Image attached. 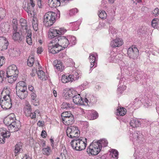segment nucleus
<instances>
[{
  "label": "nucleus",
  "instance_id": "obj_61",
  "mask_svg": "<svg viewBox=\"0 0 159 159\" xmlns=\"http://www.w3.org/2000/svg\"><path fill=\"white\" fill-rule=\"evenodd\" d=\"M144 106H145L146 107H148L151 105L152 103L150 101H149V102L148 101V102H145V103H144Z\"/></svg>",
  "mask_w": 159,
  "mask_h": 159
},
{
  "label": "nucleus",
  "instance_id": "obj_40",
  "mask_svg": "<svg viewBox=\"0 0 159 159\" xmlns=\"http://www.w3.org/2000/svg\"><path fill=\"white\" fill-rule=\"evenodd\" d=\"M32 25L34 30L36 31L38 29V21L36 17H33L32 19Z\"/></svg>",
  "mask_w": 159,
  "mask_h": 159
},
{
  "label": "nucleus",
  "instance_id": "obj_58",
  "mask_svg": "<svg viewBox=\"0 0 159 159\" xmlns=\"http://www.w3.org/2000/svg\"><path fill=\"white\" fill-rule=\"evenodd\" d=\"M5 58L3 56L0 57V67L5 63Z\"/></svg>",
  "mask_w": 159,
  "mask_h": 159
},
{
  "label": "nucleus",
  "instance_id": "obj_20",
  "mask_svg": "<svg viewBox=\"0 0 159 159\" xmlns=\"http://www.w3.org/2000/svg\"><path fill=\"white\" fill-rule=\"evenodd\" d=\"M123 44L122 39L119 38H117L111 41L110 45L113 48L119 47L121 46Z\"/></svg>",
  "mask_w": 159,
  "mask_h": 159
},
{
  "label": "nucleus",
  "instance_id": "obj_59",
  "mask_svg": "<svg viewBox=\"0 0 159 159\" xmlns=\"http://www.w3.org/2000/svg\"><path fill=\"white\" fill-rule=\"evenodd\" d=\"M41 136L43 138H46L47 136V133L45 130H43L41 132Z\"/></svg>",
  "mask_w": 159,
  "mask_h": 159
},
{
  "label": "nucleus",
  "instance_id": "obj_4",
  "mask_svg": "<svg viewBox=\"0 0 159 159\" xmlns=\"http://www.w3.org/2000/svg\"><path fill=\"white\" fill-rule=\"evenodd\" d=\"M86 143L87 139L82 137L72 140L70 144L74 150L80 151L85 149L87 145Z\"/></svg>",
  "mask_w": 159,
  "mask_h": 159
},
{
  "label": "nucleus",
  "instance_id": "obj_3",
  "mask_svg": "<svg viewBox=\"0 0 159 159\" xmlns=\"http://www.w3.org/2000/svg\"><path fill=\"white\" fill-rule=\"evenodd\" d=\"M19 71L16 65H12L9 66L7 70L6 73L5 72L6 80L9 83H12L17 79Z\"/></svg>",
  "mask_w": 159,
  "mask_h": 159
},
{
  "label": "nucleus",
  "instance_id": "obj_16",
  "mask_svg": "<svg viewBox=\"0 0 159 159\" xmlns=\"http://www.w3.org/2000/svg\"><path fill=\"white\" fill-rule=\"evenodd\" d=\"M73 102L77 105H82L85 104L84 103V100L83 101L80 94L75 91V93L73 94L72 98Z\"/></svg>",
  "mask_w": 159,
  "mask_h": 159
},
{
  "label": "nucleus",
  "instance_id": "obj_10",
  "mask_svg": "<svg viewBox=\"0 0 159 159\" xmlns=\"http://www.w3.org/2000/svg\"><path fill=\"white\" fill-rule=\"evenodd\" d=\"M20 31L21 33V35L26 34L27 32L31 30L29 29L26 20L22 18L20 20Z\"/></svg>",
  "mask_w": 159,
  "mask_h": 159
},
{
  "label": "nucleus",
  "instance_id": "obj_32",
  "mask_svg": "<svg viewBox=\"0 0 159 159\" xmlns=\"http://www.w3.org/2000/svg\"><path fill=\"white\" fill-rule=\"evenodd\" d=\"M57 64L55 66L56 71H62L64 69V66L62 65V62L57 61Z\"/></svg>",
  "mask_w": 159,
  "mask_h": 159
},
{
  "label": "nucleus",
  "instance_id": "obj_35",
  "mask_svg": "<svg viewBox=\"0 0 159 159\" xmlns=\"http://www.w3.org/2000/svg\"><path fill=\"white\" fill-rule=\"evenodd\" d=\"M35 6L30 5L28 3L27 7H25L24 9L28 13V14L32 15L34 10V7Z\"/></svg>",
  "mask_w": 159,
  "mask_h": 159
},
{
  "label": "nucleus",
  "instance_id": "obj_64",
  "mask_svg": "<svg viewBox=\"0 0 159 159\" xmlns=\"http://www.w3.org/2000/svg\"><path fill=\"white\" fill-rule=\"evenodd\" d=\"M140 1V0H132L131 3H133L134 4L136 5L137 3L139 2Z\"/></svg>",
  "mask_w": 159,
  "mask_h": 159
},
{
  "label": "nucleus",
  "instance_id": "obj_36",
  "mask_svg": "<svg viewBox=\"0 0 159 159\" xmlns=\"http://www.w3.org/2000/svg\"><path fill=\"white\" fill-rule=\"evenodd\" d=\"M79 77L78 73L76 71L73 72V73L71 75H69V78L70 79V81L72 82L74 80H75L79 79Z\"/></svg>",
  "mask_w": 159,
  "mask_h": 159
},
{
  "label": "nucleus",
  "instance_id": "obj_23",
  "mask_svg": "<svg viewBox=\"0 0 159 159\" xmlns=\"http://www.w3.org/2000/svg\"><path fill=\"white\" fill-rule=\"evenodd\" d=\"M75 93V91L73 89L66 90L64 92V98L66 99H68L72 98L73 94Z\"/></svg>",
  "mask_w": 159,
  "mask_h": 159
},
{
  "label": "nucleus",
  "instance_id": "obj_11",
  "mask_svg": "<svg viewBox=\"0 0 159 159\" xmlns=\"http://www.w3.org/2000/svg\"><path fill=\"white\" fill-rule=\"evenodd\" d=\"M127 55L131 59H135L137 58L139 55L138 49L135 47L129 48L127 50Z\"/></svg>",
  "mask_w": 159,
  "mask_h": 159
},
{
  "label": "nucleus",
  "instance_id": "obj_44",
  "mask_svg": "<svg viewBox=\"0 0 159 159\" xmlns=\"http://www.w3.org/2000/svg\"><path fill=\"white\" fill-rule=\"evenodd\" d=\"M73 115L70 111H65L63 112L61 114V117H62V120L64 119V118H67L70 117V116Z\"/></svg>",
  "mask_w": 159,
  "mask_h": 159
},
{
  "label": "nucleus",
  "instance_id": "obj_57",
  "mask_svg": "<svg viewBox=\"0 0 159 159\" xmlns=\"http://www.w3.org/2000/svg\"><path fill=\"white\" fill-rule=\"evenodd\" d=\"M152 12L155 16H157L159 15V9L158 8H156Z\"/></svg>",
  "mask_w": 159,
  "mask_h": 159
},
{
  "label": "nucleus",
  "instance_id": "obj_37",
  "mask_svg": "<svg viewBox=\"0 0 159 159\" xmlns=\"http://www.w3.org/2000/svg\"><path fill=\"white\" fill-rule=\"evenodd\" d=\"M109 34L111 38H113V37L116 36L117 30L112 26H109Z\"/></svg>",
  "mask_w": 159,
  "mask_h": 159
},
{
  "label": "nucleus",
  "instance_id": "obj_49",
  "mask_svg": "<svg viewBox=\"0 0 159 159\" xmlns=\"http://www.w3.org/2000/svg\"><path fill=\"white\" fill-rule=\"evenodd\" d=\"M147 28L145 26H143L142 28L138 30V33H140V35H141V34H145L147 32Z\"/></svg>",
  "mask_w": 159,
  "mask_h": 159
},
{
  "label": "nucleus",
  "instance_id": "obj_6",
  "mask_svg": "<svg viewBox=\"0 0 159 159\" xmlns=\"http://www.w3.org/2000/svg\"><path fill=\"white\" fill-rule=\"evenodd\" d=\"M96 141H93L89 145L87 149V152L92 155H97L100 151L101 147Z\"/></svg>",
  "mask_w": 159,
  "mask_h": 159
},
{
  "label": "nucleus",
  "instance_id": "obj_19",
  "mask_svg": "<svg viewBox=\"0 0 159 159\" xmlns=\"http://www.w3.org/2000/svg\"><path fill=\"white\" fill-rule=\"evenodd\" d=\"M124 82L123 78L120 79L117 89V93L118 94H122L123 92L126 89V87L125 85Z\"/></svg>",
  "mask_w": 159,
  "mask_h": 159
},
{
  "label": "nucleus",
  "instance_id": "obj_55",
  "mask_svg": "<svg viewBox=\"0 0 159 159\" xmlns=\"http://www.w3.org/2000/svg\"><path fill=\"white\" fill-rule=\"evenodd\" d=\"M19 87H23V86H26V83L23 81H20L18 82L16 86Z\"/></svg>",
  "mask_w": 159,
  "mask_h": 159
},
{
  "label": "nucleus",
  "instance_id": "obj_18",
  "mask_svg": "<svg viewBox=\"0 0 159 159\" xmlns=\"http://www.w3.org/2000/svg\"><path fill=\"white\" fill-rule=\"evenodd\" d=\"M84 112V113H86L87 117L91 120L96 119L98 116V113L93 110H86Z\"/></svg>",
  "mask_w": 159,
  "mask_h": 159
},
{
  "label": "nucleus",
  "instance_id": "obj_14",
  "mask_svg": "<svg viewBox=\"0 0 159 159\" xmlns=\"http://www.w3.org/2000/svg\"><path fill=\"white\" fill-rule=\"evenodd\" d=\"M10 135L9 132L4 128H0V142L1 143H5V138H9Z\"/></svg>",
  "mask_w": 159,
  "mask_h": 159
},
{
  "label": "nucleus",
  "instance_id": "obj_1",
  "mask_svg": "<svg viewBox=\"0 0 159 159\" xmlns=\"http://www.w3.org/2000/svg\"><path fill=\"white\" fill-rule=\"evenodd\" d=\"M66 30L64 28H60L59 29L55 28H50L48 34V38L52 39V43H56L59 46H61L62 50L67 48L70 43L66 37L60 35L64 34Z\"/></svg>",
  "mask_w": 159,
  "mask_h": 159
},
{
  "label": "nucleus",
  "instance_id": "obj_51",
  "mask_svg": "<svg viewBox=\"0 0 159 159\" xmlns=\"http://www.w3.org/2000/svg\"><path fill=\"white\" fill-rule=\"evenodd\" d=\"M27 86H23V87H19L16 86V91L17 92H22L24 91H27Z\"/></svg>",
  "mask_w": 159,
  "mask_h": 159
},
{
  "label": "nucleus",
  "instance_id": "obj_34",
  "mask_svg": "<svg viewBox=\"0 0 159 159\" xmlns=\"http://www.w3.org/2000/svg\"><path fill=\"white\" fill-rule=\"evenodd\" d=\"M17 95L20 99H24L26 98L28 95L27 91L21 92H16Z\"/></svg>",
  "mask_w": 159,
  "mask_h": 159
},
{
  "label": "nucleus",
  "instance_id": "obj_50",
  "mask_svg": "<svg viewBox=\"0 0 159 159\" xmlns=\"http://www.w3.org/2000/svg\"><path fill=\"white\" fill-rule=\"evenodd\" d=\"M99 17L102 19L105 18L107 17V14L105 11L102 10L100 12L99 11V13L98 14Z\"/></svg>",
  "mask_w": 159,
  "mask_h": 159
},
{
  "label": "nucleus",
  "instance_id": "obj_54",
  "mask_svg": "<svg viewBox=\"0 0 159 159\" xmlns=\"http://www.w3.org/2000/svg\"><path fill=\"white\" fill-rule=\"evenodd\" d=\"M13 53L14 55V56L17 57L20 54V51L19 49L15 48L13 49Z\"/></svg>",
  "mask_w": 159,
  "mask_h": 159
},
{
  "label": "nucleus",
  "instance_id": "obj_38",
  "mask_svg": "<svg viewBox=\"0 0 159 159\" xmlns=\"http://www.w3.org/2000/svg\"><path fill=\"white\" fill-rule=\"evenodd\" d=\"M116 115L118 116H123L125 115L126 112V109L124 107H120L117 110Z\"/></svg>",
  "mask_w": 159,
  "mask_h": 159
},
{
  "label": "nucleus",
  "instance_id": "obj_7",
  "mask_svg": "<svg viewBox=\"0 0 159 159\" xmlns=\"http://www.w3.org/2000/svg\"><path fill=\"white\" fill-rule=\"evenodd\" d=\"M80 133L78 128L75 126L68 127L66 130L67 136L71 139L78 137Z\"/></svg>",
  "mask_w": 159,
  "mask_h": 159
},
{
  "label": "nucleus",
  "instance_id": "obj_15",
  "mask_svg": "<svg viewBox=\"0 0 159 159\" xmlns=\"http://www.w3.org/2000/svg\"><path fill=\"white\" fill-rule=\"evenodd\" d=\"M98 59V56L95 52L91 53L89 56V60L91 64L90 69L91 70L93 68H94L97 66V61Z\"/></svg>",
  "mask_w": 159,
  "mask_h": 159
},
{
  "label": "nucleus",
  "instance_id": "obj_27",
  "mask_svg": "<svg viewBox=\"0 0 159 159\" xmlns=\"http://www.w3.org/2000/svg\"><path fill=\"white\" fill-rule=\"evenodd\" d=\"M74 121L73 116H70L67 118L63 119L62 122L66 125H69L72 124Z\"/></svg>",
  "mask_w": 159,
  "mask_h": 159
},
{
  "label": "nucleus",
  "instance_id": "obj_53",
  "mask_svg": "<svg viewBox=\"0 0 159 159\" xmlns=\"http://www.w3.org/2000/svg\"><path fill=\"white\" fill-rule=\"evenodd\" d=\"M62 108H68L71 107V106L69 103L68 102H64L62 105Z\"/></svg>",
  "mask_w": 159,
  "mask_h": 159
},
{
  "label": "nucleus",
  "instance_id": "obj_17",
  "mask_svg": "<svg viewBox=\"0 0 159 159\" xmlns=\"http://www.w3.org/2000/svg\"><path fill=\"white\" fill-rule=\"evenodd\" d=\"M110 56L109 58V60L111 62L116 63L121 58L122 55L121 54H116L114 51H111L110 52Z\"/></svg>",
  "mask_w": 159,
  "mask_h": 159
},
{
  "label": "nucleus",
  "instance_id": "obj_28",
  "mask_svg": "<svg viewBox=\"0 0 159 159\" xmlns=\"http://www.w3.org/2000/svg\"><path fill=\"white\" fill-rule=\"evenodd\" d=\"M37 72L39 78L40 80H46L47 79L48 75L43 71L39 70L37 71Z\"/></svg>",
  "mask_w": 159,
  "mask_h": 159
},
{
  "label": "nucleus",
  "instance_id": "obj_48",
  "mask_svg": "<svg viewBox=\"0 0 159 159\" xmlns=\"http://www.w3.org/2000/svg\"><path fill=\"white\" fill-rule=\"evenodd\" d=\"M78 10L76 8H73L70 10L68 13V15L70 16H71L75 15L76 13L78 12Z\"/></svg>",
  "mask_w": 159,
  "mask_h": 159
},
{
  "label": "nucleus",
  "instance_id": "obj_39",
  "mask_svg": "<svg viewBox=\"0 0 159 159\" xmlns=\"http://www.w3.org/2000/svg\"><path fill=\"white\" fill-rule=\"evenodd\" d=\"M96 142H97L99 143V146L101 147V149L102 147H106L108 143L106 139H102L96 141Z\"/></svg>",
  "mask_w": 159,
  "mask_h": 159
},
{
  "label": "nucleus",
  "instance_id": "obj_13",
  "mask_svg": "<svg viewBox=\"0 0 159 159\" xmlns=\"http://www.w3.org/2000/svg\"><path fill=\"white\" fill-rule=\"evenodd\" d=\"M65 0H48V4L51 7H57L65 5L66 4Z\"/></svg>",
  "mask_w": 159,
  "mask_h": 159
},
{
  "label": "nucleus",
  "instance_id": "obj_9",
  "mask_svg": "<svg viewBox=\"0 0 159 159\" xmlns=\"http://www.w3.org/2000/svg\"><path fill=\"white\" fill-rule=\"evenodd\" d=\"M52 39L50 41L48 45L49 52L52 54L59 52L62 50L61 46H59L57 43H51Z\"/></svg>",
  "mask_w": 159,
  "mask_h": 159
},
{
  "label": "nucleus",
  "instance_id": "obj_8",
  "mask_svg": "<svg viewBox=\"0 0 159 159\" xmlns=\"http://www.w3.org/2000/svg\"><path fill=\"white\" fill-rule=\"evenodd\" d=\"M129 137L130 140L133 141L134 144L135 143H141L143 139L141 133L137 131H134L133 133L130 134Z\"/></svg>",
  "mask_w": 159,
  "mask_h": 159
},
{
  "label": "nucleus",
  "instance_id": "obj_5",
  "mask_svg": "<svg viewBox=\"0 0 159 159\" xmlns=\"http://www.w3.org/2000/svg\"><path fill=\"white\" fill-rule=\"evenodd\" d=\"M57 14L52 11H49L46 13L44 16L43 22L46 27L52 26L56 20Z\"/></svg>",
  "mask_w": 159,
  "mask_h": 159
},
{
  "label": "nucleus",
  "instance_id": "obj_47",
  "mask_svg": "<svg viewBox=\"0 0 159 159\" xmlns=\"http://www.w3.org/2000/svg\"><path fill=\"white\" fill-rule=\"evenodd\" d=\"M134 156L135 157V159H144L142 154H140L138 152H137L136 151H135Z\"/></svg>",
  "mask_w": 159,
  "mask_h": 159
},
{
  "label": "nucleus",
  "instance_id": "obj_12",
  "mask_svg": "<svg viewBox=\"0 0 159 159\" xmlns=\"http://www.w3.org/2000/svg\"><path fill=\"white\" fill-rule=\"evenodd\" d=\"M7 97V98H1L0 100V105L5 110L10 109L12 106L11 98Z\"/></svg>",
  "mask_w": 159,
  "mask_h": 159
},
{
  "label": "nucleus",
  "instance_id": "obj_60",
  "mask_svg": "<svg viewBox=\"0 0 159 159\" xmlns=\"http://www.w3.org/2000/svg\"><path fill=\"white\" fill-rule=\"evenodd\" d=\"M22 159H31V157L28 154H25Z\"/></svg>",
  "mask_w": 159,
  "mask_h": 159
},
{
  "label": "nucleus",
  "instance_id": "obj_25",
  "mask_svg": "<svg viewBox=\"0 0 159 159\" xmlns=\"http://www.w3.org/2000/svg\"><path fill=\"white\" fill-rule=\"evenodd\" d=\"M12 39L14 41H17L20 42L23 39V36H21L19 32L13 31L12 36Z\"/></svg>",
  "mask_w": 159,
  "mask_h": 159
},
{
  "label": "nucleus",
  "instance_id": "obj_26",
  "mask_svg": "<svg viewBox=\"0 0 159 159\" xmlns=\"http://www.w3.org/2000/svg\"><path fill=\"white\" fill-rule=\"evenodd\" d=\"M34 57L32 56H30L27 61V64L30 67L34 65ZM34 63L36 65V66H38V67H40L39 63L38 61H35Z\"/></svg>",
  "mask_w": 159,
  "mask_h": 159
},
{
  "label": "nucleus",
  "instance_id": "obj_33",
  "mask_svg": "<svg viewBox=\"0 0 159 159\" xmlns=\"http://www.w3.org/2000/svg\"><path fill=\"white\" fill-rule=\"evenodd\" d=\"M22 143L21 142L18 143L15 146L14 152L16 154H19L22 150Z\"/></svg>",
  "mask_w": 159,
  "mask_h": 159
},
{
  "label": "nucleus",
  "instance_id": "obj_24",
  "mask_svg": "<svg viewBox=\"0 0 159 159\" xmlns=\"http://www.w3.org/2000/svg\"><path fill=\"white\" fill-rule=\"evenodd\" d=\"M84 103H94L96 102V98L93 95L87 94L84 99Z\"/></svg>",
  "mask_w": 159,
  "mask_h": 159
},
{
  "label": "nucleus",
  "instance_id": "obj_46",
  "mask_svg": "<svg viewBox=\"0 0 159 159\" xmlns=\"http://www.w3.org/2000/svg\"><path fill=\"white\" fill-rule=\"evenodd\" d=\"M5 80H6V78L5 76V71L3 70H0V83H2Z\"/></svg>",
  "mask_w": 159,
  "mask_h": 159
},
{
  "label": "nucleus",
  "instance_id": "obj_52",
  "mask_svg": "<svg viewBox=\"0 0 159 159\" xmlns=\"http://www.w3.org/2000/svg\"><path fill=\"white\" fill-rule=\"evenodd\" d=\"M39 111L38 110H36L34 112L32 113L31 118L32 119H34L36 118V115L38 116L39 114Z\"/></svg>",
  "mask_w": 159,
  "mask_h": 159
},
{
  "label": "nucleus",
  "instance_id": "obj_22",
  "mask_svg": "<svg viewBox=\"0 0 159 159\" xmlns=\"http://www.w3.org/2000/svg\"><path fill=\"white\" fill-rule=\"evenodd\" d=\"M24 111L25 115L27 117H30L31 115V108L30 104L28 102L25 103V106L24 108Z\"/></svg>",
  "mask_w": 159,
  "mask_h": 159
},
{
  "label": "nucleus",
  "instance_id": "obj_43",
  "mask_svg": "<svg viewBox=\"0 0 159 159\" xmlns=\"http://www.w3.org/2000/svg\"><path fill=\"white\" fill-rule=\"evenodd\" d=\"M69 78V75H63L62 76L61 81L62 82L64 83H66L68 82L72 81H70V80Z\"/></svg>",
  "mask_w": 159,
  "mask_h": 159
},
{
  "label": "nucleus",
  "instance_id": "obj_63",
  "mask_svg": "<svg viewBox=\"0 0 159 159\" xmlns=\"http://www.w3.org/2000/svg\"><path fill=\"white\" fill-rule=\"evenodd\" d=\"M28 3L30 5L35 6V1L34 0H29V2Z\"/></svg>",
  "mask_w": 159,
  "mask_h": 159
},
{
  "label": "nucleus",
  "instance_id": "obj_42",
  "mask_svg": "<svg viewBox=\"0 0 159 159\" xmlns=\"http://www.w3.org/2000/svg\"><path fill=\"white\" fill-rule=\"evenodd\" d=\"M13 30L14 31H17L18 29V23L17 20L15 19H13L12 21L11 25Z\"/></svg>",
  "mask_w": 159,
  "mask_h": 159
},
{
  "label": "nucleus",
  "instance_id": "obj_62",
  "mask_svg": "<svg viewBox=\"0 0 159 159\" xmlns=\"http://www.w3.org/2000/svg\"><path fill=\"white\" fill-rule=\"evenodd\" d=\"M31 99L34 100H35L36 97V95L34 93H32L31 94Z\"/></svg>",
  "mask_w": 159,
  "mask_h": 159
},
{
  "label": "nucleus",
  "instance_id": "obj_29",
  "mask_svg": "<svg viewBox=\"0 0 159 159\" xmlns=\"http://www.w3.org/2000/svg\"><path fill=\"white\" fill-rule=\"evenodd\" d=\"M118 154V152L117 150L114 149L110 150V157L111 159H117Z\"/></svg>",
  "mask_w": 159,
  "mask_h": 159
},
{
  "label": "nucleus",
  "instance_id": "obj_30",
  "mask_svg": "<svg viewBox=\"0 0 159 159\" xmlns=\"http://www.w3.org/2000/svg\"><path fill=\"white\" fill-rule=\"evenodd\" d=\"M130 126L133 128H135L139 127L141 125L140 121L137 119H133L130 120L129 122Z\"/></svg>",
  "mask_w": 159,
  "mask_h": 159
},
{
  "label": "nucleus",
  "instance_id": "obj_56",
  "mask_svg": "<svg viewBox=\"0 0 159 159\" xmlns=\"http://www.w3.org/2000/svg\"><path fill=\"white\" fill-rule=\"evenodd\" d=\"M158 19L155 18L153 19L152 22V25L153 28H155L157 25V21L158 20Z\"/></svg>",
  "mask_w": 159,
  "mask_h": 159
},
{
  "label": "nucleus",
  "instance_id": "obj_31",
  "mask_svg": "<svg viewBox=\"0 0 159 159\" xmlns=\"http://www.w3.org/2000/svg\"><path fill=\"white\" fill-rule=\"evenodd\" d=\"M26 42L29 45H32V40L31 38L32 32L31 30L27 32L26 34Z\"/></svg>",
  "mask_w": 159,
  "mask_h": 159
},
{
  "label": "nucleus",
  "instance_id": "obj_41",
  "mask_svg": "<svg viewBox=\"0 0 159 159\" xmlns=\"http://www.w3.org/2000/svg\"><path fill=\"white\" fill-rule=\"evenodd\" d=\"M67 36L70 43V45H69L70 46H72V45H75L76 43V41L75 37L70 36Z\"/></svg>",
  "mask_w": 159,
  "mask_h": 159
},
{
  "label": "nucleus",
  "instance_id": "obj_45",
  "mask_svg": "<svg viewBox=\"0 0 159 159\" xmlns=\"http://www.w3.org/2000/svg\"><path fill=\"white\" fill-rule=\"evenodd\" d=\"M51 150L49 147L47 146L46 148H43L42 150V153L45 155L48 156L50 154Z\"/></svg>",
  "mask_w": 159,
  "mask_h": 159
},
{
  "label": "nucleus",
  "instance_id": "obj_2",
  "mask_svg": "<svg viewBox=\"0 0 159 159\" xmlns=\"http://www.w3.org/2000/svg\"><path fill=\"white\" fill-rule=\"evenodd\" d=\"M4 124L8 127L9 132H13L18 131L21 126L19 121H16L15 116L13 114L9 115L4 119Z\"/></svg>",
  "mask_w": 159,
  "mask_h": 159
},
{
  "label": "nucleus",
  "instance_id": "obj_21",
  "mask_svg": "<svg viewBox=\"0 0 159 159\" xmlns=\"http://www.w3.org/2000/svg\"><path fill=\"white\" fill-rule=\"evenodd\" d=\"M11 89L7 87H5L3 89L2 93V98H11V95H10Z\"/></svg>",
  "mask_w": 159,
  "mask_h": 159
}]
</instances>
